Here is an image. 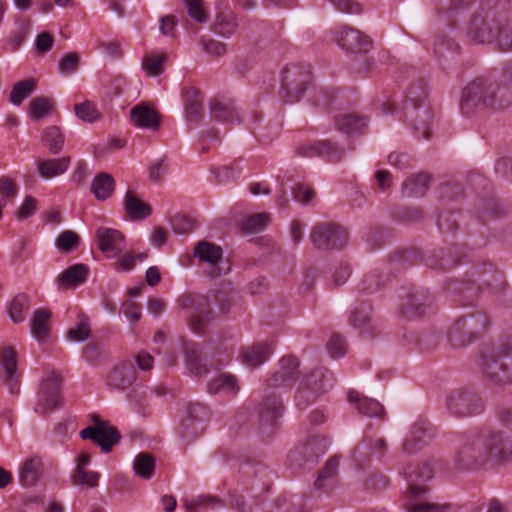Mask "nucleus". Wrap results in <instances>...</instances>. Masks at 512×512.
Returning <instances> with one entry per match:
<instances>
[{"instance_id": "f257e3e1", "label": "nucleus", "mask_w": 512, "mask_h": 512, "mask_svg": "<svg viewBox=\"0 0 512 512\" xmlns=\"http://www.w3.org/2000/svg\"><path fill=\"white\" fill-rule=\"evenodd\" d=\"M470 277L463 281L451 279L447 282L445 289L453 295H462L463 305L472 304L478 292L487 289L504 305L512 306V291L503 273L497 270L492 263L483 262L473 265Z\"/></svg>"}, {"instance_id": "f03ea898", "label": "nucleus", "mask_w": 512, "mask_h": 512, "mask_svg": "<svg viewBox=\"0 0 512 512\" xmlns=\"http://www.w3.org/2000/svg\"><path fill=\"white\" fill-rule=\"evenodd\" d=\"M511 101H504L498 83L490 77L479 76L469 82L462 91L460 109L470 116L478 109L503 108Z\"/></svg>"}, {"instance_id": "7ed1b4c3", "label": "nucleus", "mask_w": 512, "mask_h": 512, "mask_svg": "<svg viewBox=\"0 0 512 512\" xmlns=\"http://www.w3.org/2000/svg\"><path fill=\"white\" fill-rule=\"evenodd\" d=\"M428 97L426 81L419 77L412 81L405 94L404 109L406 118L411 122L417 137L430 139L432 113L425 105Z\"/></svg>"}, {"instance_id": "20e7f679", "label": "nucleus", "mask_w": 512, "mask_h": 512, "mask_svg": "<svg viewBox=\"0 0 512 512\" xmlns=\"http://www.w3.org/2000/svg\"><path fill=\"white\" fill-rule=\"evenodd\" d=\"M482 373L492 385L512 383V344L502 343L482 354Z\"/></svg>"}, {"instance_id": "39448f33", "label": "nucleus", "mask_w": 512, "mask_h": 512, "mask_svg": "<svg viewBox=\"0 0 512 512\" xmlns=\"http://www.w3.org/2000/svg\"><path fill=\"white\" fill-rule=\"evenodd\" d=\"M409 483L410 501L408 505L409 512H446L448 505H440L423 498L427 488L418 483L425 482L432 478L433 470L427 463L417 465L414 470L410 468L403 472Z\"/></svg>"}, {"instance_id": "423d86ee", "label": "nucleus", "mask_w": 512, "mask_h": 512, "mask_svg": "<svg viewBox=\"0 0 512 512\" xmlns=\"http://www.w3.org/2000/svg\"><path fill=\"white\" fill-rule=\"evenodd\" d=\"M488 325L489 317L483 312L459 317L448 331L449 342L455 348L470 345Z\"/></svg>"}, {"instance_id": "0eeeda50", "label": "nucleus", "mask_w": 512, "mask_h": 512, "mask_svg": "<svg viewBox=\"0 0 512 512\" xmlns=\"http://www.w3.org/2000/svg\"><path fill=\"white\" fill-rule=\"evenodd\" d=\"M311 82L309 65L291 63L282 71L281 96L287 103L299 101Z\"/></svg>"}, {"instance_id": "6e6552de", "label": "nucleus", "mask_w": 512, "mask_h": 512, "mask_svg": "<svg viewBox=\"0 0 512 512\" xmlns=\"http://www.w3.org/2000/svg\"><path fill=\"white\" fill-rule=\"evenodd\" d=\"M63 379L52 371L41 383L34 412L40 416H47L54 410L61 408L64 398L61 392Z\"/></svg>"}, {"instance_id": "1a4fd4ad", "label": "nucleus", "mask_w": 512, "mask_h": 512, "mask_svg": "<svg viewBox=\"0 0 512 512\" xmlns=\"http://www.w3.org/2000/svg\"><path fill=\"white\" fill-rule=\"evenodd\" d=\"M446 407L455 417H469L481 414L485 409V402L473 390L455 389L447 395Z\"/></svg>"}, {"instance_id": "9d476101", "label": "nucleus", "mask_w": 512, "mask_h": 512, "mask_svg": "<svg viewBox=\"0 0 512 512\" xmlns=\"http://www.w3.org/2000/svg\"><path fill=\"white\" fill-rule=\"evenodd\" d=\"M310 241L319 250H340L348 241V233L338 223L321 222L312 228Z\"/></svg>"}, {"instance_id": "9b49d317", "label": "nucleus", "mask_w": 512, "mask_h": 512, "mask_svg": "<svg viewBox=\"0 0 512 512\" xmlns=\"http://www.w3.org/2000/svg\"><path fill=\"white\" fill-rule=\"evenodd\" d=\"M328 448V441L325 437L314 435L302 444L297 445L290 451L287 457L288 465L292 469H303L317 462Z\"/></svg>"}, {"instance_id": "f8f14e48", "label": "nucleus", "mask_w": 512, "mask_h": 512, "mask_svg": "<svg viewBox=\"0 0 512 512\" xmlns=\"http://www.w3.org/2000/svg\"><path fill=\"white\" fill-rule=\"evenodd\" d=\"M178 304L183 309H192L189 316V327L199 335L204 334L205 325L213 319V311L207 296L184 294L179 297Z\"/></svg>"}, {"instance_id": "ddd939ff", "label": "nucleus", "mask_w": 512, "mask_h": 512, "mask_svg": "<svg viewBox=\"0 0 512 512\" xmlns=\"http://www.w3.org/2000/svg\"><path fill=\"white\" fill-rule=\"evenodd\" d=\"M330 39L347 53L366 54L373 47L371 38L357 28L343 25L330 30Z\"/></svg>"}, {"instance_id": "4468645a", "label": "nucleus", "mask_w": 512, "mask_h": 512, "mask_svg": "<svg viewBox=\"0 0 512 512\" xmlns=\"http://www.w3.org/2000/svg\"><path fill=\"white\" fill-rule=\"evenodd\" d=\"M501 27L502 24L495 13L481 11L472 17L467 33L469 38L476 43H491L494 40L498 42Z\"/></svg>"}, {"instance_id": "2eb2a0df", "label": "nucleus", "mask_w": 512, "mask_h": 512, "mask_svg": "<svg viewBox=\"0 0 512 512\" xmlns=\"http://www.w3.org/2000/svg\"><path fill=\"white\" fill-rule=\"evenodd\" d=\"M334 385L333 375L329 371L314 370L306 379L295 395L296 405L305 408L313 403L317 396L331 389Z\"/></svg>"}, {"instance_id": "dca6fc26", "label": "nucleus", "mask_w": 512, "mask_h": 512, "mask_svg": "<svg viewBox=\"0 0 512 512\" xmlns=\"http://www.w3.org/2000/svg\"><path fill=\"white\" fill-rule=\"evenodd\" d=\"M400 300V316L413 320L426 313L433 302V297L423 288L412 287L400 295Z\"/></svg>"}, {"instance_id": "f3484780", "label": "nucleus", "mask_w": 512, "mask_h": 512, "mask_svg": "<svg viewBox=\"0 0 512 512\" xmlns=\"http://www.w3.org/2000/svg\"><path fill=\"white\" fill-rule=\"evenodd\" d=\"M209 408L201 403H190L187 415L179 427V435L187 442L198 438L205 429V423L209 420Z\"/></svg>"}, {"instance_id": "a211bd4d", "label": "nucleus", "mask_w": 512, "mask_h": 512, "mask_svg": "<svg viewBox=\"0 0 512 512\" xmlns=\"http://www.w3.org/2000/svg\"><path fill=\"white\" fill-rule=\"evenodd\" d=\"M94 426H88L80 432L82 439H89L101 447L102 452L109 453L112 447L117 444L121 435L117 428L109 426L107 422L101 421L98 416H94Z\"/></svg>"}, {"instance_id": "6ab92c4d", "label": "nucleus", "mask_w": 512, "mask_h": 512, "mask_svg": "<svg viewBox=\"0 0 512 512\" xmlns=\"http://www.w3.org/2000/svg\"><path fill=\"white\" fill-rule=\"evenodd\" d=\"M487 457L498 460L512 458V436L508 432L490 429L481 436Z\"/></svg>"}, {"instance_id": "aec40b11", "label": "nucleus", "mask_w": 512, "mask_h": 512, "mask_svg": "<svg viewBox=\"0 0 512 512\" xmlns=\"http://www.w3.org/2000/svg\"><path fill=\"white\" fill-rule=\"evenodd\" d=\"M349 322L363 338L372 339L380 333V329L372 317L370 303L362 302L356 306L351 311Z\"/></svg>"}, {"instance_id": "412c9836", "label": "nucleus", "mask_w": 512, "mask_h": 512, "mask_svg": "<svg viewBox=\"0 0 512 512\" xmlns=\"http://www.w3.org/2000/svg\"><path fill=\"white\" fill-rule=\"evenodd\" d=\"M297 153L303 157H323L330 162H338L344 157V149L330 140L301 144Z\"/></svg>"}, {"instance_id": "4be33fe9", "label": "nucleus", "mask_w": 512, "mask_h": 512, "mask_svg": "<svg viewBox=\"0 0 512 512\" xmlns=\"http://www.w3.org/2000/svg\"><path fill=\"white\" fill-rule=\"evenodd\" d=\"M300 362L295 356H285L280 360L279 370L276 371L268 380L267 386L270 388L290 387L298 379Z\"/></svg>"}, {"instance_id": "5701e85b", "label": "nucleus", "mask_w": 512, "mask_h": 512, "mask_svg": "<svg viewBox=\"0 0 512 512\" xmlns=\"http://www.w3.org/2000/svg\"><path fill=\"white\" fill-rule=\"evenodd\" d=\"M240 472L242 476L259 492L269 490L272 479V471L262 462L252 461L241 465Z\"/></svg>"}, {"instance_id": "b1692460", "label": "nucleus", "mask_w": 512, "mask_h": 512, "mask_svg": "<svg viewBox=\"0 0 512 512\" xmlns=\"http://www.w3.org/2000/svg\"><path fill=\"white\" fill-rule=\"evenodd\" d=\"M137 371L131 361H123L110 370L106 376L108 387L118 391H126L135 383Z\"/></svg>"}, {"instance_id": "393cba45", "label": "nucleus", "mask_w": 512, "mask_h": 512, "mask_svg": "<svg viewBox=\"0 0 512 512\" xmlns=\"http://www.w3.org/2000/svg\"><path fill=\"white\" fill-rule=\"evenodd\" d=\"M463 249L462 245L457 244L448 250H435L425 258L426 265L434 270H449L460 263L464 256Z\"/></svg>"}, {"instance_id": "a878e982", "label": "nucleus", "mask_w": 512, "mask_h": 512, "mask_svg": "<svg viewBox=\"0 0 512 512\" xmlns=\"http://www.w3.org/2000/svg\"><path fill=\"white\" fill-rule=\"evenodd\" d=\"M282 412V401L277 395L272 393L264 397L259 409L260 428L263 433H270L269 429L277 425Z\"/></svg>"}, {"instance_id": "bb28decb", "label": "nucleus", "mask_w": 512, "mask_h": 512, "mask_svg": "<svg viewBox=\"0 0 512 512\" xmlns=\"http://www.w3.org/2000/svg\"><path fill=\"white\" fill-rule=\"evenodd\" d=\"M210 118L226 123H240L241 117L236 108L235 102L231 98L215 97L209 102Z\"/></svg>"}, {"instance_id": "cd10ccee", "label": "nucleus", "mask_w": 512, "mask_h": 512, "mask_svg": "<svg viewBox=\"0 0 512 512\" xmlns=\"http://www.w3.org/2000/svg\"><path fill=\"white\" fill-rule=\"evenodd\" d=\"M99 249L107 257H116L125 249L124 235L112 228L100 227L96 231Z\"/></svg>"}, {"instance_id": "c85d7f7f", "label": "nucleus", "mask_w": 512, "mask_h": 512, "mask_svg": "<svg viewBox=\"0 0 512 512\" xmlns=\"http://www.w3.org/2000/svg\"><path fill=\"white\" fill-rule=\"evenodd\" d=\"M482 438L479 437L464 444L457 453L456 461L462 468H472L484 463L487 458Z\"/></svg>"}, {"instance_id": "c756f323", "label": "nucleus", "mask_w": 512, "mask_h": 512, "mask_svg": "<svg viewBox=\"0 0 512 512\" xmlns=\"http://www.w3.org/2000/svg\"><path fill=\"white\" fill-rule=\"evenodd\" d=\"M434 54L442 69H450L456 62L460 46L446 35H438L434 42Z\"/></svg>"}, {"instance_id": "7c9ffc66", "label": "nucleus", "mask_w": 512, "mask_h": 512, "mask_svg": "<svg viewBox=\"0 0 512 512\" xmlns=\"http://www.w3.org/2000/svg\"><path fill=\"white\" fill-rule=\"evenodd\" d=\"M43 475V462L39 456L32 455L21 463L18 470L19 483L23 487L35 486Z\"/></svg>"}, {"instance_id": "2f4dec72", "label": "nucleus", "mask_w": 512, "mask_h": 512, "mask_svg": "<svg viewBox=\"0 0 512 512\" xmlns=\"http://www.w3.org/2000/svg\"><path fill=\"white\" fill-rule=\"evenodd\" d=\"M184 111L187 121L199 122L203 117V95L195 87L183 90Z\"/></svg>"}, {"instance_id": "473e14b6", "label": "nucleus", "mask_w": 512, "mask_h": 512, "mask_svg": "<svg viewBox=\"0 0 512 512\" xmlns=\"http://www.w3.org/2000/svg\"><path fill=\"white\" fill-rule=\"evenodd\" d=\"M183 353L185 357V366L190 373L197 377H202L209 373V368L203 362L201 350L196 343L184 342Z\"/></svg>"}, {"instance_id": "72a5a7b5", "label": "nucleus", "mask_w": 512, "mask_h": 512, "mask_svg": "<svg viewBox=\"0 0 512 512\" xmlns=\"http://www.w3.org/2000/svg\"><path fill=\"white\" fill-rule=\"evenodd\" d=\"M130 119L140 128L158 130L160 127V115L147 105H135L130 110Z\"/></svg>"}, {"instance_id": "f704fd0d", "label": "nucleus", "mask_w": 512, "mask_h": 512, "mask_svg": "<svg viewBox=\"0 0 512 512\" xmlns=\"http://www.w3.org/2000/svg\"><path fill=\"white\" fill-rule=\"evenodd\" d=\"M432 438V434L424 423H415L409 436L405 439L402 450L404 453L413 454L419 451Z\"/></svg>"}, {"instance_id": "c9c22d12", "label": "nucleus", "mask_w": 512, "mask_h": 512, "mask_svg": "<svg viewBox=\"0 0 512 512\" xmlns=\"http://www.w3.org/2000/svg\"><path fill=\"white\" fill-rule=\"evenodd\" d=\"M272 352V346L269 343H256L243 348L241 357L246 366L257 368L267 361Z\"/></svg>"}, {"instance_id": "e433bc0d", "label": "nucleus", "mask_w": 512, "mask_h": 512, "mask_svg": "<svg viewBox=\"0 0 512 512\" xmlns=\"http://www.w3.org/2000/svg\"><path fill=\"white\" fill-rule=\"evenodd\" d=\"M123 207L131 220H142L152 214V207L128 190L124 196Z\"/></svg>"}, {"instance_id": "4c0bfd02", "label": "nucleus", "mask_w": 512, "mask_h": 512, "mask_svg": "<svg viewBox=\"0 0 512 512\" xmlns=\"http://www.w3.org/2000/svg\"><path fill=\"white\" fill-rule=\"evenodd\" d=\"M50 320L51 312L46 308H38L32 315L30 321L31 334L40 343L49 337Z\"/></svg>"}, {"instance_id": "58836bf2", "label": "nucleus", "mask_w": 512, "mask_h": 512, "mask_svg": "<svg viewBox=\"0 0 512 512\" xmlns=\"http://www.w3.org/2000/svg\"><path fill=\"white\" fill-rule=\"evenodd\" d=\"M71 163L70 156L48 158L37 163L39 175L44 179H51L64 174Z\"/></svg>"}, {"instance_id": "ea45409f", "label": "nucleus", "mask_w": 512, "mask_h": 512, "mask_svg": "<svg viewBox=\"0 0 512 512\" xmlns=\"http://www.w3.org/2000/svg\"><path fill=\"white\" fill-rule=\"evenodd\" d=\"M339 459L337 457H331L324 468L319 472L318 477L315 481V488L328 492L332 490L337 484Z\"/></svg>"}, {"instance_id": "a19ab883", "label": "nucleus", "mask_w": 512, "mask_h": 512, "mask_svg": "<svg viewBox=\"0 0 512 512\" xmlns=\"http://www.w3.org/2000/svg\"><path fill=\"white\" fill-rule=\"evenodd\" d=\"M89 272L88 265L83 263L74 264L60 273L57 281L64 287H76L87 280Z\"/></svg>"}, {"instance_id": "79ce46f5", "label": "nucleus", "mask_w": 512, "mask_h": 512, "mask_svg": "<svg viewBox=\"0 0 512 512\" xmlns=\"http://www.w3.org/2000/svg\"><path fill=\"white\" fill-rule=\"evenodd\" d=\"M210 394L236 395L239 391L237 378L230 373H221L212 378L207 384Z\"/></svg>"}, {"instance_id": "37998d69", "label": "nucleus", "mask_w": 512, "mask_h": 512, "mask_svg": "<svg viewBox=\"0 0 512 512\" xmlns=\"http://www.w3.org/2000/svg\"><path fill=\"white\" fill-rule=\"evenodd\" d=\"M430 176L417 173L409 176L402 184L401 193L406 197H422L429 189Z\"/></svg>"}, {"instance_id": "c03bdc74", "label": "nucleus", "mask_w": 512, "mask_h": 512, "mask_svg": "<svg viewBox=\"0 0 512 512\" xmlns=\"http://www.w3.org/2000/svg\"><path fill=\"white\" fill-rule=\"evenodd\" d=\"M335 122L337 129L348 135L361 133L367 127V118L354 113L341 114Z\"/></svg>"}, {"instance_id": "a18cd8bd", "label": "nucleus", "mask_w": 512, "mask_h": 512, "mask_svg": "<svg viewBox=\"0 0 512 512\" xmlns=\"http://www.w3.org/2000/svg\"><path fill=\"white\" fill-rule=\"evenodd\" d=\"M351 403L356 404L357 410L368 417H380L384 413V407L377 400L361 397L356 391H350L348 394Z\"/></svg>"}, {"instance_id": "49530a36", "label": "nucleus", "mask_w": 512, "mask_h": 512, "mask_svg": "<svg viewBox=\"0 0 512 512\" xmlns=\"http://www.w3.org/2000/svg\"><path fill=\"white\" fill-rule=\"evenodd\" d=\"M114 190L115 180L110 174L106 172L97 174L92 180L91 192L99 201H104L110 198Z\"/></svg>"}, {"instance_id": "de8ad7c7", "label": "nucleus", "mask_w": 512, "mask_h": 512, "mask_svg": "<svg viewBox=\"0 0 512 512\" xmlns=\"http://www.w3.org/2000/svg\"><path fill=\"white\" fill-rule=\"evenodd\" d=\"M194 256L200 262H206L211 265H216L223 256V251L220 246L208 241H200L195 249Z\"/></svg>"}, {"instance_id": "09e8293b", "label": "nucleus", "mask_w": 512, "mask_h": 512, "mask_svg": "<svg viewBox=\"0 0 512 512\" xmlns=\"http://www.w3.org/2000/svg\"><path fill=\"white\" fill-rule=\"evenodd\" d=\"M237 26L234 13L230 9H225L217 13L213 23V30L219 35L228 37L236 31Z\"/></svg>"}, {"instance_id": "8fccbe9b", "label": "nucleus", "mask_w": 512, "mask_h": 512, "mask_svg": "<svg viewBox=\"0 0 512 512\" xmlns=\"http://www.w3.org/2000/svg\"><path fill=\"white\" fill-rule=\"evenodd\" d=\"M42 142L51 154H59L63 150L65 136L59 127L50 126L44 130Z\"/></svg>"}, {"instance_id": "3c124183", "label": "nucleus", "mask_w": 512, "mask_h": 512, "mask_svg": "<svg viewBox=\"0 0 512 512\" xmlns=\"http://www.w3.org/2000/svg\"><path fill=\"white\" fill-rule=\"evenodd\" d=\"M30 308V297L21 293L16 295L8 306V314L14 323H21L26 318V313Z\"/></svg>"}, {"instance_id": "603ef678", "label": "nucleus", "mask_w": 512, "mask_h": 512, "mask_svg": "<svg viewBox=\"0 0 512 512\" xmlns=\"http://www.w3.org/2000/svg\"><path fill=\"white\" fill-rule=\"evenodd\" d=\"M184 506L187 512H199L200 510L221 508L224 504L218 497L212 495H200L192 500H185Z\"/></svg>"}, {"instance_id": "864d4df0", "label": "nucleus", "mask_w": 512, "mask_h": 512, "mask_svg": "<svg viewBox=\"0 0 512 512\" xmlns=\"http://www.w3.org/2000/svg\"><path fill=\"white\" fill-rule=\"evenodd\" d=\"M133 469L137 476L150 479L155 471V457L148 452L138 454L135 457Z\"/></svg>"}, {"instance_id": "5fc2aeb1", "label": "nucleus", "mask_w": 512, "mask_h": 512, "mask_svg": "<svg viewBox=\"0 0 512 512\" xmlns=\"http://www.w3.org/2000/svg\"><path fill=\"white\" fill-rule=\"evenodd\" d=\"M386 282L384 277L378 270H373L366 274L359 284V292L365 295L377 292Z\"/></svg>"}, {"instance_id": "6e6d98bb", "label": "nucleus", "mask_w": 512, "mask_h": 512, "mask_svg": "<svg viewBox=\"0 0 512 512\" xmlns=\"http://www.w3.org/2000/svg\"><path fill=\"white\" fill-rule=\"evenodd\" d=\"M35 86L36 82L31 78L15 83L10 93L11 103L15 106L21 105L22 102L33 92Z\"/></svg>"}, {"instance_id": "4d7b16f0", "label": "nucleus", "mask_w": 512, "mask_h": 512, "mask_svg": "<svg viewBox=\"0 0 512 512\" xmlns=\"http://www.w3.org/2000/svg\"><path fill=\"white\" fill-rule=\"evenodd\" d=\"M477 0H442L441 11L452 20L467 11Z\"/></svg>"}, {"instance_id": "13d9d810", "label": "nucleus", "mask_w": 512, "mask_h": 512, "mask_svg": "<svg viewBox=\"0 0 512 512\" xmlns=\"http://www.w3.org/2000/svg\"><path fill=\"white\" fill-rule=\"evenodd\" d=\"M91 334L90 321L88 316L81 313L78 315V323L67 331V338L75 342H83Z\"/></svg>"}, {"instance_id": "bf43d9fd", "label": "nucleus", "mask_w": 512, "mask_h": 512, "mask_svg": "<svg viewBox=\"0 0 512 512\" xmlns=\"http://www.w3.org/2000/svg\"><path fill=\"white\" fill-rule=\"evenodd\" d=\"M165 61L163 54H147L143 57L142 68L149 77H157L164 72Z\"/></svg>"}, {"instance_id": "052dcab7", "label": "nucleus", "mask_w": 512, "mask_h": 512, "mask_svg": "<svg viewBox=\"0 0 512 512\" xmlns=\"http://www.w3.org/2000/svg\"><path fill=\"white\" fill-rule=\"evenodd\" d=\"M52 105L53 101L47 97H35L29 104V116L33 120H39L50 112Z\"/></svg>"}, {"instance_id": "680f3d73", "label": "nucleus", "mask_w": 512, "mask_h": 512, "mask_svg": "<svg viewBox=\"0 0 512 512\" xmlns=\"http://www.w3.org/2000/svg\"><path fill=\"white\" fill-rule=\"evenodd\" d=\"M80 238L72 230H65L59 234L55 245L61 253L67 254L76 250L79 246Z\"/></svg>"}, {"instance_id": "e2e57ef3", "label": "nucleus", "mask_w": 512, "mask_h": 512, "mask_svg": "<svg viewBox=\"0 0 512 512\" xmlns=\"http://www.w3.org/2000/svg\"><path fill=\"white\" fill-rule=\"evenodd\" d=\"M74 111L79 119L88 123H93L101 117L96 105L89 100L76 104L74 106Z\"/></svg>"}, {"instance_id": "0e129e2a", "label": "nucleus", "mask_w": 512, "mask_h": 512, "mask_svg": "<svg viewBox=\"0 0 512 512\" xmlns=\"http://www.w3.org/2000/svg\"><path fill=\"white\" fill-rule=\"evenodd\" d=\"M386 448L387 443L383 438L376 439L373 444L371 442H363L355 448L354 459L358 463L362 462L364 460V457L366 456L367 450H372L374 452L379 453V455L382 456Z\"/></svg>"}, {"instance_id": "69168bd1", "label": "nucleus", "mask_w": 512, "mask_h": 512, "mask_svg": "<svg viewBox=\"0 0 512 512\" xmlns=\"http://www.w3.org/2000/svg\"><path fill=\"white\" fill-rule=\"evenodd\" d=\"M170 225L175 234L185 235L193 231L195 222L192 218L177 213L170 218Z\"/></svg>"}, {"instance_id": "338daca9", "label": "nucleus", "mask_w": 512, "mask_h": 512, "mask_svg": "<svg viewBox=\"0 0 512 512\" xmlns=\"http://www.w3.org/2000/svg\"><path fill=\"white\" fill-rule=\"evenodd\" d=\"M3 375L11 376L17 373V353L12 347H6L0 354Z\"/></svg>"}, {"instance_id": "774afa93", "label": "nucleus", "mask_w": 512, "mask_h": 512, "mask_svg": "<svg viewBox=\"0 0 512 512\" xmlns=\"http://www.w3.org/2000/svg\"><path fill=\"white\" fill-rule=\"evenodd\" d=\"M72 481L75 485H85L87 487H96L99 481V474L94 471H86L81 467H76Z\"/></svg>"}]
</instances>
